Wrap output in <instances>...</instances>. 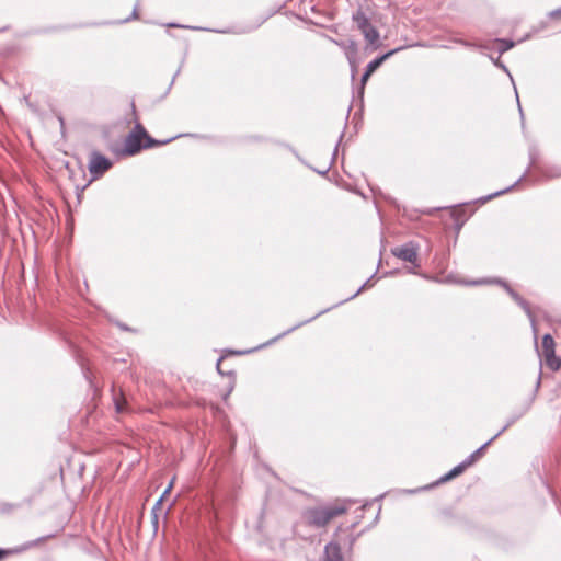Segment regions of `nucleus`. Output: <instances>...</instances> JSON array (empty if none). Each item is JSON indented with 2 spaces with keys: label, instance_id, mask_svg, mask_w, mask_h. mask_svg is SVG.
<instances>
[{
  "label": "nucleus",
  "instance_id": "18",
  "mask_svg": "<svg viewBox=\"0 0 561 561\" xmlns=\"http://www.w3.org/2000/svg\"><path fill=\"white\" fill-rule=\"evenodd\" d=\"M490 59L492 60V62H493L497 68H500V69H502L503 71H505V72L510 76L511 80L513 81V77L511 76V73H510V71H508V69H507V67H506V66H505V65L500 60V58H493L492 56H490Z\"/></svg>",
  "mask_w": 561,
  "mask_h": 561
},
{
  "label": "nucleus",
  "instance_id": "44",
  "mask_svg": "<svg viewBox=\"0 0 561 561\" xmlns=\"http://www.w3.org/2000/svg\"><path fill=\"white\" fill-rule=\"evenodd\" d=\"M247 352L239 351L237 354H245Z\"/></svg>",
  "mask_w": 561,
  "mask_h": 561
},
{
  "label": "nucleus",
  "instance_id": "38",
  "mask_svg": "<svg viewBox=\"0 0 561 561\" xmlns=\"http://www.w3.org/2000/svg\"><path fill=\"white\" fill-rule=\"evenodd\" d=\"M119 328H121V329H123V330H125V331H128V330H129V329H128V327H127V325H124V324H119Z\"/></svg>",
  "mask_w": 561,
  "mask_h": 561
},
{
  "label": "nucleus",
  "instance_id": "22",
  "mask_svg": "<svg viewBox=\"0 0 561 561\" xmlns=\"http://www.w3.org/2000/svg\"><path fill=\"white\" fill-rule=\"evenodd\" d=\"M114 403H115V409H116V411H117L118 413H122V412H124V411H125V407H124V404H125V400H122V399H117V398H115V399H114Z\"/></svg>",
  "mask_w": 561,
  "mask_h": 561
},
{
  "label": "nucleus",
  "instance_id": "5",
  "mask_svg": "<svg viewBox=\"0 0 561 561\" xmlns=\"http://www.w3.org/2000/svg\"><path fill=\"white\" fill-rule=\"evenodd\" d=\"M417 252H419V244L414 241H409L400 247H396V248L391 249V253L396 257H398L404 262L412 263L416 267H419Z\"/></svg>",
  "mask_w": 561,
  "mask_h": 561
},
{
  "label": "nucleus",
  "instance_id": "1",
  "mask_svg": "<svg viewBox=\"0 0 561 561\" xmlns=\"http://www.w3.org/2000/svg\"><path fill=\"white\" fill-rule=\"evenodd\" d=\"M346 511L347 507L345 505L312 507L305 511L304 518L309 526L321 528L327 526L331 519L344 514Z\"/></svg>",
  "mask_w": 561,
  "mask_h": 561
},
{
  "label": "nucleus",
  "instance_id": "3",
  "mask_svg": "<svg viewBox=\"0 0 561 561\" xmlns=\"http://www.w3.org/2000/svg\"><path fill=\"white\" fill-rule=\"evenodd\" d=\"M147 137V131L141 124L137 123L133 131H130L125 139L124 151L128 156L138 153L141 149H145L144 142Z\"/></svg>",
  "mask_w": 561,
  "mask_h": 561
},
{
  "label": "nucleus",
  "instance_id": "9",
  "mask_svg": "<svg viewBox=\"0 0 561 561\" xmlns=\"http://www.w3.org/2000/svg\"><path fill=\"white\" fill-rule=\"evenodd\" d=\"M328 310H330V308L328 309H324V310H321L319 311L317 314H314L313 317L302 321V322H299L297 323L296 325L291 327L290 329H288L287 331L283 332L282 334H279L278 336H276L275 339H273L271 342H268L267 344H271L272 342L287 335L288 333L295 331L296 329L300 328L301 325L306 324V323H309L310 321L314 320L316 318H318L319 316L325 313Z\"/></svg>",
  "mask_w": 561,
  "mask_h": 561
},
{
  "label": "nucleus",
  "instance_id": "31",
  "mask_svg": "<svg viewBox=\"0 0 561 561\" xmlns=\"http://www.w3.org/2000/svg\"><path fill=\"white\" fill-rule=\"evenodd\" d=\"M485 283H488V282L484 280V279H479V280H472L469 284H471V285H481V284H485Z\"/></svg>",
  "mask_w": 561,
  "mask_h": 561
},
{
  "label": "nucleus",
  "instance_id": "26",
  "mask_svg": "<svg viewBox=\"0 0 561 561\" xmlns=\"http://www.w3.org/2000/svg\"><path fill=\"white\" fill-rule=\"evenodd\" d=\"M137 18H138V5L136 4L134 10H133V12H131L130 18H127V19L123 20L122 22H128L131 19H137Z\"/></svg>",
  "mask_w": 561,
  "mask_h": 561
},
{
  "label": "nucleus",
  "instance_id": "41",
  "mask_svg": "<svg viewBox=\"0 0 561 561\" xmlns=\"http://www.w3.org/2000/svg\"><path fill=\"white\" fill-rule=\"evenodd\" d=\"M169 26H173V27H180V25H178V24H174V23H171V24H169Z\"/></svg>",
  "mask_w": 561,
  "mask_h": 561
},
{
  "label": "nucleus",
  "instance_id": "35",
  "mask_svg": "<svg viewBox=\"0 0 561 561\" xmlns=\"http://www.w3.org/2000/svg\"><path fill=\"white\" fill-rule=\"evenodd\" d=\"M10 552L3 549H0V560H2L5 556H8Z\"/></svg>",
  "mask_w": 561,
  "mask_h": 561
},
{
  "label": "nucleus",
  "instance_id": "25",
  "mask_svg": "<svg viewBox=\"0 0 561 561\" xmlns=\"http://www.w3.org/2000/svg\"><path fill=\"white\" fill-rule=\"evenodd\" d=\"M368 283H369V279L364 285H362L355 294H353L351 297L346 298L344 301L351 300V299L355 298L357 295H359L364 290V288L367 286Z\"/></svg>",
  "mask_w": 561,
  "mask_h": 561
},
{
  "label": "nucleus",
  "instance_id": "23",
  "mask_svg": "<svg viewBox=\"0 0 561 561\" xmlns=\"http://www.w3.org/2000/svg\"><path fill=\"white\" fill-rule=\"evenodd\" d=\"M477 457L473 455V454H470L463 461V466L466 468H469L470 466H472L476 461H477Z\"/></svg>",
  "mask_w": 561,
  "mask_h": 561
},
{
  "label": "nucleus",
  "instance_id": "36",
  "mask_svg": "<svg viewBox=\"0 0 561 561\" xmlns=\"http://www.w3.org/2000/svg\"><path fill=\"white\" fill-rule=\"evenodd\" d=\"M222 358H219L218 362H217V370L219 374L224 375V371L220 369V363H221Z\"/></svg>",
  "mask_w": 561,
  "mask_h": 561
},
{
  "label": "nucleus",
  "instance_id": "6",
  "mask_svg": "<svg viewBox=\"0 0 561 561\" xmlns=\"http://www.w3.org/2000/svg\"><path fill=\"white\" fill-rule=\"evenodd\" d=\"M496 282L499 284H501L505 288V290L508 293V295L523 308V310L528 316L533 328L535 329V319H534L533 312L530 310L529 304L522 296H519L513 288H511V286L508 284H506L502 280H496Z\"/></svg>",
  "mask_w": 561,
  "mask_h": 561
},
{
  "label": "nucleus",
  "instance_id": "10",
  "mask_svg": "<svg viewBox=\"0 0 561 561\" xmlns=\"http://www.w3.org/2000/svg\"><path fill=\"white\" fill-rule=\"evenodd\" d=\"M546 365L553 371H557L561 367V359L556 356V352L543 355Z\"/></svg>",
  "mask_w": 561,
  "mask_h": 561
},
{
  "label": "nucleus",
  "instance_id": "15",
  "mask_svg": "<svg viewBox=\"0 0 561 561\" xmlns=\"http://www.w3.org/2000/svg\"><path fill=\"white\" fill-rule=\"evenodd\" d=\"M523 414L524 412L512 415L506 424L495 435L499 437L501 434H503L510 426H512L518 419H520Z\"/></svg>",
  "mask_w": 561,
  "mask_h": 561
},
{
  "label": "nucleus",
  "instance_id": "28",
  "mask_svg": "<svg viewBox=\"0 0 561 561\" xmlns=\"http://www.w3.org/2000/svg\"><path fill=\"white\" fill-rule=\"evenodd\" d=\"M550 18H561V8L557 9V10H553L550 12Z\"/></svg>",
  "mask_w": 561,
  "mask_h": 561
},
{
  "label": "nucleus",
  "instance_id": "20",
  "mask_svg": "<svg viewBox=\"0 0 561 561\" xmlns=\"http://www.w3.org/2000/svg\"><path fill=\"white\" fill-rule=\"evenodd\" d=\"M538 158V150L536 147L529 148V160H530V167H535Z\"/></svg>",
  "mask_w": 561,
  "mask_h": 561
},
{
  "label": "nucleus",
  "instance_id": "32",
  "mask_svg": "<svg viewBox=\"0 0 561 561\" xmlns=\"http://www.w3.org/2000/svg\"><path fill=\"white\" fill-rule=\"evenodd\" d=\"M527 172H529V169H526V172H524L523 176H520L512 186L514 187L517 185L524 179V176L527 175Z\"/></svg>",
  "mask_w": 561,
  "mask_h": 561
},
{
  "label": "nucleus",
  "instance_id": "2",
  "mask_svg": "<svg viewBox=\"0 0 561 561\" xmlns=\"http://www.w3.org/2000/svg\"><path fill=\"white\" fill-rule=\"evenodd\" d=\"M353 21L356 23L357 28L364 35L366 42L369 45L377 46L379 41V32L377 28L370 23L369 19L362 10H357L353 14Z\"/></svg>",
  "mask_w": 561,
  "mask_h": 561
},
{
  "label": "nucleus",
  "instance_id": "42",
  "mask_svg": "<svg viewBox=\"0 0 561 561\" xmlns=\"http://www.w3.org/2000/svg\"><path fill=\"white\" fill-rule=\"evenodd\" d=\"M337 146L334 148L333 158L336 156Z\"/></svg>",
  "mask_w": 561,
  "mask_h": 561
},
{
  "label": "nucleus",
  "instance_id": "33",
  "mask_svg": "<svg viewBox=\"0 0 561 561\" xmlns=\"http://www.w3.org/2000/svg\"><path fill=\"white\" fill-rule=\"evenodd\" d=\"M527 172H529V169H526V172H524L523 176H520L512 186L514 187L517 185L524 179V176L527 175Z\"/></svg>",
  "mask_w": 561,
  "mask_h": 561
},
{
  "label": "nucleus",
  "instance_id": "24",
  "mask_svg": "<svg viewBox=\"0 0 561 561\" xmlns=\"http://www.w3.org/2000/svg\"><path fill=\"white\" fill-rule=\"evenodd\" d=\"M451 216H454V217L456 218V221H457V229H460V228H461V226H462V224H463V221H465V219H462V220H461V222H460V224H458V221L460 220V214H459V211H458V210H456V209H454V210L451 211Z\"/></svg>",
  "mask_w": 561,
  "mask_h": 561
},
{
  "label": "nucleus",
  "instance_id": "4",
  "mask_svg": "<svg viewBox=\"0 0 561 561\" xmlns=\"http://www.w3.org/2000/svg\"><path fill=\"white\" fill-rule=\"evenodd\" d=\"M113 165V162L105 156L101 154L98 151H92L90 153L88 169L93 180L102 176L106 171H108Z\"/></svg>",
  "mask_w": 561,
  "mask_h": 561
},
{
  "label": "nucleus",
  "instance_id": "8",
  "mask_svg": "<svg viewBox=\"0 0 561 561\" xmlns=\"http://www.w3.org/2000/svg\"><path fill=\"white\" fill-rule=\"evenodd\" d=\"M400 49L401 48L392 49V50L375 58L374 60L368 62L365 70L368 71V73L375 72L385 60H387L390 56H392L394 53L399 51Z\"/></svg>",
  "mask_w": 561,
  "mask_h": 561
},
{
  "label": "nucleus",
  "instance_id": "37",
  "mask_svg": "<svg viewBox=\"0 0 561 561\" xmlns=\"http://www.w3.org/2000/svg\"><path fill=\"white\" fill-rule=\"evenodd\" d=\"M180 72V69L176 70L175 75L173 76L172 80H171V83L169 85V89L172 87V84L174 83V80H175V77L179 75Z\"/></svg>",
  "mask_w": 561,
  "mask_h": 561
},
{
  "label": "nucleus",
  "instance_id": "29",
  "mask_svg": "<svg viewBox=\"0 0 561 561\" xmlns=\"http://www.w3.org/2000/svg\"><path fill=\"white\" fill-rule=\"evenodd\" d=\"M515 93H517L516 89H515ZM516 100H517V103H518L519 115H520V118L523 121L524 119V113H523V110H522V106H520V103H519L518 94H516Z\"/></svg>",
  "mask_w": 561,
  "mask_h": 561
},
{
  "label": "nucleus",
  "instance_id": "39",
  "mask_svg": "<svg viewBox=\"0 0 561 561\" xmlns=\"http://www.w3.org/2000/svg\"><path fill=\"white\" fill-rule=\"evenodd\" d=\"M540 381H541V377L539 376L538 379H537V383H536L537 387L540 386Z\"/></svg>",
  "mask_w": 561,
  "mask_h": 561
},
{
  "label": "nucleus",
  "instance_id": "21",
  "mask_svg": "<svg viewBox=\"0 0 561 561\" xmlns=\"http://www.w3.org/2000/svg\"><path fill=\"white\" fill-rule=\"evenodd\" d=\"M512 188H513V186H510V187H507V188L501 190V191H499V192H495V193H493V194H490V195H488V196L483 197L481 201H482V203L488 202V201H490L491 198H493V197H495V196L502 195V194H504V193H506V192L511 191Z\"/></svg>",
  "mask_w": 561,
  "mask_h": 561
},
{
  "label": "nucleus",
  "instance_id": "16",
  "mask_svg": "<svg viewBox=\"0 0 561 561\" xmlns=\"http://www.w3.org/2000/svg\"><path fill=\"white\" fill-rule=\"evenodd\" d=\"M172 485H173V481H171V482H170V484L168 485V488L163 491V493L161 494V496L159 497V500L156 502L154 506L152 507V514L154 515V518H157L156 511H157L158 508H160V506H161V504H162L163 499H164V497H165V495H168V493L171 491Z\"/></svg>",
  "mask_w": 561,
  "mask_h": 561
},
{
  "label": "nucleus",
  "instance_id": "43",
  "mask_svg": "<svg viewBox=\"0 0 561 561\" xmlns=\"http://www.w3.org/2000/svg\"><path fill=\"white\" fill-rule=\"evenodd\" d=\"M233 389V385L230 386L229 390H228V394L232 391Z\"/></svg>",
  "mask_w": 561,
  "mask_h": 561
},
{
  "label": "nucleus",
  "instance_id": "13",
  "mask_svg": "<svg viewBox=\"0 0 561 561\" xmlns=\"http://www.w3.org/2000/svg\"><path fill=\"white\" fill-rule=\"evenodd\" d=\"M554 352V341L550 334L542 337V355Z\"/></svg>",
  "mask_w": 561,
  "mask_h": 561
},
{
  "label": "nucleus",
  "instance_id": "14",
  "mask_svg": "<svg viewBox=\"0 0 561 561\" xmlns=\"http://www.w3.org/2000/svg\"><path fill=\"white\" fill-rule=\"evenodd\" d=\"M499 43V53L500 55L504 54L505 51L512 49L515 46V42L512 39L506 38H497L495 39Z\"/></svg>",
  "mask_w": 561,
  "mask_h": 561
},
{
  "label": "nucleus",
  "instance_id": "30",
  "mask_svg": "<svg viewBox=\"0 0 561 561\" xmlns=\"http://www.w3.org/2000/svg\"><path fill=\"white\" fill-rule=\"evenodd\" d=\"M457 42L460 43L461 45L466 46V47H473V46H476L474 44H472L470 42H467L465 39H459Z\"/></svg>",
  "mask_w": 561,
  "mask_h": 561
},
{
  "label": "nucleus",
  "instance_id": "7",
  "mask_svg": "<svg viewBox=\"0 0 561 561\" xmlns=\"http://www.w3.org/2000/svg\"><path fill=\"white\" fill-rule=\"evenodd\" d=\"M323 561H344L339 543L331 541L325 545Z\"/></svg>",
  "mask_w": 561,
  "mask_h": 561
},
{
  "label": "nucleus",
  "instance_id": "19",
  "mask_svg": "<svg viewBox=\"0 0 561 561\" xmlns=\"http://www.w3.org/2000/svg\"><path fill=\"white\" fill-rule=\"evenodd\" d=\"M370 76H371V73H368V71L365 70V72L363 73V76L360 78V87H359V91H358L360 96H363V94H364L366 82L368 81Z\"/></svg>",
  "mask_w": 561,
  "mask_h": 561
},
{
  "label": "nucleus",
  "instance_id": "12",
  "mask_svg": "<svg viewBox=\"0 0 561 561\" xmlns=\"http://www.w3.org/2000/svg\"><path fill=\"white\" fill-rule=\"evenodd\" d=\"M180 136H181V135H179V137H180ZM175 138H178V136H175V137H171V138L165 139V140H156V139H153L152 137H150V136L147 134V137H145L144 146H145V149H147V148H152V147H156V146L167 145V144H169L170 141L174 140Z\"/></svg>",
  "mask_w": 561,
  "mask_h": 561
},
{
  "label": "nucleus",
  "instance_id": "34",
  "mask_svg": "<svg viewBox=\"0 0 561 561\" xmlns=\"http://www.w3.org/2000/svg\"><path fill=\"white\" fill-rule=\"evenodd\" d=\"M329 169H330V165H329V167H327V168H324L323 170H316V171H317L319 174L324 175V174H327V173H328Z\"/></svg>",
  "mask_w": 561,
  "mask_h": 561
},
{
  "label": "nucleus",
  "instance_id": "27",
  "mask_svg": "<svg viewBox=\"0 0 561 561\" xmlns=\"http://www.w3.org/2000/svg\"><path fill=\"white\" fill-rule=\"evenodd\" d=\"M547 178H558V176H561V172L560 171H557V170H553V171H550L546 174Z\"/></svg>",
  "mask_w": 561,
  "mask_h": 561
},
{
  "label": "nucleus",
  "instance_id": "11",
  "mask_svg": "<svg viewBox=\"0 0 561 561\" xmlns=\"http://www.w3.org/2000/svg\"><path fill=\"white\" fill-rule=\"evenodd\" d=\"M467 468L463 466L462 462H460L459 465H457L456 467H454L449 472H447L445 476H443L440 479H439V482H446L459 474H461Z\"/></svg>",
  "mask_w": 561,
  "mask_h": 561
},
{
  "label": "nucleus",
  "instance_id": "40",
  "mask_svg": "<svg viewBox=\"0 0 561 561\" xmlns=\"http://www.w3.org/2000/svg\"><path fill=\"white\" fill-rule=\"evenodd\" d=\"M351 46H352V48H353L354 50L356 49V44H355V42H351Z\"/></svg>",
  "mask_w": 561,
  "mask_h": 561
},
{
  "label": "nucleus",
  "instance_id": "17",
  "mask_svg": "<svg viewBox=\"0 0 561 561\" xmlns=\"http://www.w3.org/2000/svg\"><path fill=\"white\" fill-rule=\"evenodd\" d=\"M497 438V435H494L493 437H491L488 442H485L481 447H479L477 450H474L472 454L477 457V459H479L483 453V450L493 442Z\"/></svg>",
  "mask_w": 561,
  "mask_h": 561
}]
</instances>
